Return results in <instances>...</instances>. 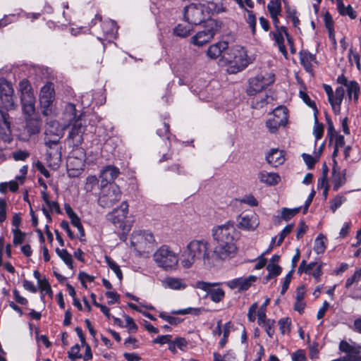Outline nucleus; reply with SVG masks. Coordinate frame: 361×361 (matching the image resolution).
Here are the masks:
<instances>
[{
  "label": "nucleus",
  "instance_id": "f257e3e1",
  "mask_svg": "<svg viewBox=\"0 0 361 361\" xmlns=\"http://www.w3.org/2000/svg\"><path fill=\"white\" fill-rule=\"evenodd\" d=\"M212 235L216 245L214 254L221 260H228L234 257L238 252L236 243L239 239V232L235 227L233 221L214 226L212 229Z\"/></svg>",
  "mask_w": 361,
  "mask_h": 361
},
{
  "label": "nucleus",
  "instance_id": "f03ea898",
  "mask_svg": "<svg viewBox=\"0 0 361 361\" xmlns=\"http://www.w3.org/2000/svg\"><path fill=\"white\" fill-rule=\"evenodd\" d=\"M210 243L204 239H193L186 245L181 255L180 264L185 269L191 268L196 262L209 263L211 259Z\"/></svg>",
  "mask_w": 361,
  "mask_h": 361
},
{
  "label": "nucleus",
  "instance_id": "7ed1b4c3",
  "mask_svg": "<svg viewBox=\"0 0 361 361\" xmlns=\"http://www.w3.org/2000/svg\"><path fill=\"white\" fill-rule=\"evenodd\" d=\"M156 264L165 271H174L179 262L178 255L166 245L159 247L153 255Z\"/></svg>",
  "mask_w": 361,
  "mask_h": 361
},
{
  "label": "nucleus",
  "instance_id": "20e7f679",
  "mask_svg": "<svg viewBox=\"0 0 361 361\" xmlns=\"http://www.w3.org/2000/svg\"><path fill=\"white\" fill-rule=\"evenodd\" d=\"M122 192L115 183L108 185H100L98 204L104 208H110L121 200Z\"/></svg>",
  "mask_w": 361,
  "mask_h": 361
},
{
  "label": "nucleus",
  "instance_id": "39448f33",
  "mask_svg": "<svg viewBox=\"0 0 361 361\" xmlns=\"http://www.w3.org/2000/svg\"><path fill=\"white\" fill-rule=\"evenodd\" d=\"M205 13H209L205 4L192 3L184 8V18L190 24L199 25L204 20Z\"/></svg>",
  "mask_w": 361,
  "mask_h": 361
},
{
  "label": "nucleus",
  "instance_id": "423d86ee",
  "mask_svg": "<svg viewBox=\"0 0 361 361\" xmlns=\"http://www.w3.org/2000/svg\"><path fill=\"white\" fill-rule=\"evenodd\" d=\"M128 214V204L127 202L123 201L118 207L114 209L111 212L108 213L106 218L109 221L118 226L123 233H127L130 231V226H126L124 224V220L127 217Z\"/></svg>",
  "mask_w": 361,
  "mask_h": 361
},
{
  "label": "nucleus",
  "instance_id": "0eeeda50",
  "mask_svg": "<svg viewBox=\"0 0 361 361\" xmlns=\"http://www.w3.org/2000/svg\"><path fill=\"white\" fill-rule=\"evenodd\" d=\"M155 239L152 233L145 231H137L132 233L130 238L131 246L140 254L145 252L154 244Z\"/></svg>",
  "mask_w": 361,
  "mask_h": 361
},
{
  "label": "nucleus",
  "instance_id": "6e6552de",
  "mask_svg": "<svg viewBox=\"0 0 361 361\" xmlns=\"http://www.w3.org/2000/svg\"><path fill=\"white\" fill-rule=\"evenodd\" d=\"M246 56V51L243 47L235 46L229 48L228 47L226 53H224V59L228 63H233L237 66L238 71H242L247 65Z\"/></svg>",
  "mask_w": 361,
  "mask_h": 361
},
{
  "label": "nucleus",
  "instance_id": "1a4fd4ad",
  "mask_svg": "<svg viewBox=\"0 0 361 361\" xmlns=\"http://www.w3.org/2000/svg\"><path fill=\"white\" fill-rule=\"evenodd\" d=\"M86 120L80 116L71 126V130L68 135V141L73 146H79L83 142V135L86 130Z\"/></svg>",
  "mask_w": 361,
  "mask_h": 361
},
{
  "label": "nucleus",
  "instance_id": "9d476101",
  "mask_svg": "<svg viewBox=\"0 0 361 361\" xmlns=\"http://www.w3.org/2000/svg\"><path fill=\"white\" fill-rule=\"evenodd\" d=\"M287 123V109L283 106H279L273 111L272 117L266 122V127L271 133H276L281 126H285Z\"/></svg>",
  "mask_w": 361,
  "mask_h": 361
},
{
  "label": "nucleus",
  "instance_id": "9b49d317",
  "mask_svg": "<svg viewBox=\"0 0 361 361\" xmlns=\"http://www.w3.org/2000/svg\"><path fill=\"white\" fill-rule=\"evenodd\" d=\"M54 97V87L52 82H47L41 88L39 103L43 115L48 116L51 113V105Z\"/></svg>",
  "mask_w": 361,
  "mask_h": 361
},
{
  "label": "nucleus",
  "instance_id": "f8f14e48",
  "mask_svg": "<svg viewBox=\"0 0 361 361\" xmlns=\"http://www.w3.org/2000/svg\"><path fill=\"white\" fill-rule=\"evenodd\" d=\"M217 283H212L203 281H198L196 282L195 287L201 289L207 293L210 299L214 302H219L221 301L224 296L225 292L222 288H212Z\"/></svg>",
  "mask_w": 361,
  "mask_h": 361
},
{
  "label": "nucleus",
  "instance_id": "ddd939ff",
  "mask_svg": "<svg viewBox=\"0 0 361 361\" xmlns=\"http://www.w3.org/2000/svg\"><path fill=\"white\" fill-rule=\"evenodd\" d=\"M119 174L120 170L116 166L111 165L106 166L100 172V185H108L110 183H114V181Z\"/></svg>",
  "mask_w": 361,
  "mask_h": 361
},
{
  "label": "nucleus",
  "instance_id": "4468645a",
  "mask_svg": "<svg viewBox=\"0 0 361 361\" xmlns=\"http://www.w3.org/2000/svg\"><path fill=\"white\" fill-rule=\"evenodd\" d=\"M47 149V161L51 167L56 168L61 161V147L60 145H45Z\"/></svg>",
  "mask_w": 361,
  "mask_h": 361
},
{
  "label": "nucleus",
  "instance_id": "2eb2a0df",
  "mask_svg": "<svg viewBox=\"0 0 361 361\" xmlns=\"http://www.w3.org/2000/svg\"><path fill=\"white\" fill-rule=\"evenodd\" d=\"M257 279V277L250 275L246 278H238L228 281L226 283V286L231 289L238 288V291L247 290Z\"/></svg>",
  "mask_w": 361,
  "mask_h": 361
},
{
  "label": "nucleus",
  "instance_id": "dca6fc26",
  "mask_svg": "<svg viewBox=\"0 0 361 361\" xmlns=\"http://www.w3.org/2000/svg\"><path fill=\"white\" fill-rule=\"evenodd\" d=\"M216 30L213 27L207 26L204 30L198 32L192 37V42L199 47L203 46L213 39Z\"/></svg>",
  "mask_w": 361,
  "mask_h": 361
},
{
  "label": "nucleus",
  "instance_id": "f3484780",
  "mask_svg": "<svg viewBox=\"0 0 361 361\" xmlns=\"http://www.w3.org/2000/svg\"><path fill=\"white\" fill-rule=\"evenodd\" d=\"M23 114L25 116H32L35 113V97L34 93L20 96Z\"/></svg>",
  "mask_w": 361,
  "mask_h": 361
},
{
  "label": "nucleus",
  "instance_id": "a211bd4d",
  "mask_svg": "<svg viewBox=\"0 0 361 361\" xmlns=\"http://www.w3.org/2000/svg\"><path fill=\"white\" fill-rule=\"evenodd\" d=\"M259 225V221L255 214L240 215L238 218V226L240 228L247 231H254Z\"/></svg>",
  "mask_w": 361,
  "mask_h": 361
},
{
  "label": "nucleus",
  "instance_id": "6ab92c4d",
  "mask_svg": "<svg viewBox=\"0 0 361 361\" xmlns=\"http://www.w3.org/2000/svg\"><path fill=\"white\" fill-rule=\"evenodd\" d=\"M228 49V43L226 42H219L209 47L207 51V55L211 59H216L219 56L224 59V53Z\"/></svg>",
  "mask_w": 361,
  "mask_h": 361
},
{
  "label": "nucleus",
  "instance_id": "aec40b11",
  "mask_svg": "<svg viewBox=\"0 0 361 361\" xmlns=\"http://www.w3.org/2000/svg\"><path fill=\"white\" fill-rule=\"evenodd\" d=\"M12 118L7 111L0 109V133L5 137H8L11 134Z\"/></svg>",
  "mask_w": 361,
  "mask_h": 361
},
{
  "label": "nucleus",
  "instance_id": "412c9836",
  "mask_svg": "<svg viewBox=\"0 0 361 361\" xmlns=\"http://www.w3.org/2000/svg\"><path fill=\"white\" fill-rule=\"evenodd\" d=\"M266 160L272 166L277 167L285 161L284 152L279 149H271L266 156Z\"/></svg>",
  "mask_w": 361,
  "mask_h": 361
},
{
  "label": "nucleus",
  "instance_id": "4be33fe9",
  "mask_svg": "<svg viewBox=\"0 0 361 361\" xmlns=\"http://www.w3.org/2000/svg\"><path fill=\"white\" fill-rule=\"evenodd\" d=\"M162 285L166 288L177 290H184L187 287V284L183 279L173 276L165 278L162 281Z\"/></svg>",
  "mask_w": 361,
  "mask_h": 361
},
{
  "label": "nucleus",
  "instance_id": "5701e85b",
  "mask_svg": "<svg viewBox=\"0 0 361 361\" xmlns=\"http://www.w3.org/2000/svg\"><path fill=\"white\" fill-rule=\"evenodd\" d=\"M345 95V90L343 87H338L329 102L334 112H338L341 109V104Z\"/></svg>",
  "mask_w": 361,
  "mask_h": 361
},
{
  "label": "nucleus",
  "instance_id": "b1692460",
  "mask_svg": "<svg viewBox=\"0 0 361 361\" xmlns=\"http://www.w3.org/2000/svg\"><path fill=\"white\" fill-rule=\"evenodd\" d=\"M258 178L261 183H265L268 185H275L281 180V178L279 174L272 172H267L266 171H260L258 173Z\"/></svg>",
  "mask_w": 361,
  "mask_h": 361
},
{
  "label": "nucleus",
  "instance_id": "393cba45",
  "mask_svg": "<svg viewBox=\"0 0 361 361\" xmlns=\"http://www.w3.org/2000/svg\"><path fill=\"white\" fill-rule=\"evenodd\" d=\"M300 60L301 64L303 66L305 69L310 72L312 71V63L316 62V56L314 54H311L307 50H302L300 52Z\"/></svg>",
  "mask_w": 361,
  "mask_h": 361
},
{
  "label": "nucleus",
  "instance_id": "a878e982",
  "mask_svg": "<svg viewBox=\"0 0 361 361\" xmlns=\"http://www.w3.org/2000/svg\"><path fill=\"white\" fill-rule=\"evenodd\" d=\"M263 82L261 81L259 78L257 76L250 80L249 87L247 90V93L249 95H255L257 92H261L264 89Z\"/></svg>",
  "mask_w": 361,
  "mask_h": 361
},
{
  "label": "nucleus",
  "instance_id": "bb28decb",
  "mask_svg": "<svg viewBox=\"0 0 361 361\" xmlns=\"http://www.w3.org/2000/svg\"><path fill=\"white\" fill-rule=\"evenodd\" d=\"M26 128L30 135L37 134L40 130L39 121L32 118V116H25Z\"/></svg>",
  "mask_w": 361,
  "mask_h": 361
},
{
  "label": "nucleus",
  "instance_id": "cd10ccee",
  "mask_svg": "<svg viewBox=\"0 0 361 361\" xmlns=\"http://www.w3.org/2000/svg\"><path fill=\"white\" fill-rule=\"evenodd\" d=\"M258 324L263 327L268 335L269 338H273L275 330H274V325H275V321L274 319L264 318L262 320L257 319Z\"/></svg>",
  "mask_w": 361,
  "mask_h": 361
},
{
  "label": "nucleus",
  "instance_id": "c85d7f7f",
  "mask_svg": "<svg viewBox=\"0 0 361 361\" xmlns=\"http://www.w3.org/2000/svg\"><path fill=\"white\" fill-rule=\"evenodd\" d=\"M61 129L59 123L56 121L47 123L45 129L44 137H50L54 135H61Z\"/></svg>",
  "mask_w": 361,
  "mask_h": 361
},
{
  "label": "nucleus",
  "instance_id": "c756f323",
  "mask_svg": "<svg viewBox=\"0 0 361 361\" xmlns=\"http://www.w3.org/2000/svg\"><path fill=\"white\" fill-rule=\"evenodd\" d=\"M348 96L349 99L353 97L354 101L356 102L359 98L360 94V86L356 81L351 80L347 86Z\"/></svg>",
  "mask_w": 361,
  "mask_h": 361
},
{
  "label": "nucleus",
  "instance_id": "7c9ffc66",
  "mask_svg": "<svg viewBox=\"0 0 361 361\" xmlns=\"http://www.w3.org/2000/svg\"><path fill=\"white\" fill-rule=\"evenodd\" d=\"M337 8L341 16H348L351 19H355L357 17L356 11L350 5L345 6L343 2H338Z\"/></svg>",
  "mask_w": 361,
  "mask_h": 361
},
{
  "label": "nucleus",
  "instance_id": "2f4dec72",
  "mask_svg": "<svg viewBox=\"0 0 361 361\" xmlns=\"http://www.w3.org/2000/svg\"><path fill=\"white\" fill-rule=\"evenodd\" d=\"M15 108L16 105L13 101V94L0 97V109L9 111L13 110Z\"/></svg>",
  "mask_w": 361,
  "mask_h": 361
},
{
  "label": "nucleus",
  "instance_id": "473e14b6",
  "mask_svg": "<svg viewBox=\"0 0 361 361\" xmlns=\"http://www.w3.org/2000/svg\"><path fill=\"white\" fill-rule=\"evenodd\" d=\"M13 94V89L11 84L4 78L0 79V97Z\"/></svg>",
  "mask_w": 361,
  "mask_h": 361
},
{
  "label": "nucleus",
  "instance_id": "72a5a7b5",
  "mask_svg": "<svg viewBox=\"0 0 361 361\" xmlns=\"http://www.w3.org/2000/svg\"><path fill=\"white\" fill-rule=\"evenodd\" d=\"M326 237L322 235L319 234L314 240V250L317 254H322L326 250Z\"/></svg>",
  "mask_w": 361,
  "mask_h": 361
},
{
  "label": "nucleus",
  "instance_id": "f704fd0d",
  "mask_svg": "<svg viewBox=\"0 0 361 361\" xmlns=\"http://www.w3.org/2000/svg\"><path fill=\"white\" fill-rule=\"evenodd\" d=\"M58 256L64 262V263L70 268L73 269V259L71 254L66 249H56Z\"/></svg>",
  "mask_w": 361,
  "mask_h": 361
},
{
  "label": "nucleus",
  "instance_id": "c9c22d12",
  "mask_svg": "<svg viewBox=\"0 0 361 361\" xmlns=\"http://www.w3.org/2000/svg\"><path fill=\"white\" fill-rule=\"evenodd\" d=\"M204 311L203 307H188L185 309H181L178 310H173L171 312L173 314H180V315H185V314H192V315H199Z\"/></svg>",
  "mask_w": 361,
  "mask_h": 361
},
{
  "label": "nucleus",
  "instance_id": "e433bc0d",
  "mask_svg": "<svg viewBox=\"0 0 361 361\" xmlns=\"http://www.w3.org/2000/svg\"><path fill=\"white\" fill-rule=\"evenodd\" d=\"M267 9L270 16L281 15V0H271L267 5Z\"/></svg>",
  "mask_w": 361,
  "mask_h": 361
},
{
  "label": "nucleus",
  "instance_id": "4c0bfd02",
  "mask_svg": "<svg viewBox=\"0 0 361 361\" xmlns=\"http://www.w3.org/2000/svg\"><path fill=\"white\" fill-rule=\"evenodd\" d=\"M19 91L20 92V96L28 95L34 93L30 82L26 79H24L19 82Z\"/></svg>",
  "mask_w": 361,
  "mask_h": 361
},
{
  "label": "nucleus",
  "instance_id": "58836bf2",
  "mask_svg": "<svg viewBox=\"0 0 361 361\" xmlns=\"http://www.w3.org/2000/svg\"><path fill=\"white\" fill-rule=\"evenodd\" d=\"M105 261L111 269L116 274L118 279L121 281L123 279V274L120 267L114 260H112L110 257L106 256Z\"/></svg>",
  "mask_w": 361,
  "mask_h": 361
},
{
  "label": "nucleus",
  "instance_id": "ea45409f",
  "mask_svg": "<svg viewBox=\"0 0 361 361\" xmlns=\"http://www.w3.org/2000/svg\"><path fill=\"white\" fill-rule=\"evenodd\" d=\"M267 269L269 272L267 276V279H270L273 277L279 276L281 273V267L277 264L269 263L267 266Z\"/></svg>",
  "mask_w": 361,
  "mask_h": 361
},
{
  "label": "nucleus",
  "instance_id": "a19ab883",
  "mask_svg": "<svg viewBox=\"0 0 361 361\" xmlns=\"http://www.w3.org/2000/svg\"><path fill=\"white\" fill-rule=\"evenodd\" d=\"M333 180L334 183V188L338 189L343 185L346 180L344 173L337 172L334 169L333 171Z\"/></svg>",
  "mask_w": 361,
  "mask_h": 361
},
{
  "label": "nucleus",
  "instance_id": "79ce46f5",
  "mask_svg": "<svg viewBox=\"0 0 361 361\" xmlns=\"http://www.w3.org/2000/svg\"><path fill=\"white\" fill-rule=\"evenodd\" d=\"M84 166V161L82 159H78L74 157H69L68 159V166H73V170H82Z\"/></svg>",
  "mask_w": 361,
  "mask_h": 361
},
{
  "label": "nucleus",
  "instance_id": "37998d69",
  "mask_svg": "<svg viewBox=\"0 0 361 361\" xmlns=\"http://www.w3.org/2000/svg\"><path fill=\"white\" fill-rule=\"evenodd\" d=\"M300 210V207L294 209L283 208L281 210V218L286 221L290 220L295 216Z\"/></svg>",
  "mask_w": 361,
  "mask_h": 361
},
{
  "label": "nucleus",
  "instance_id": "c03bdc74",
  "mask_svg": "<svg viewBox=\"0 0 361 361\" xmlns=\"http://www.w3.org/2000/svg\"><path fill=\"white\" fill-rule=\"evenodd\" d=\"M257 77L260 78L261 81L263 82L262 85L264 88L274 83L275 80V75L272 73H267L264 75H258Z\"/></svg>",
  "mask_w": 361,
  "mask_h": 361
},
{
  "label": "nucleus",
  "instance_id": "a18cd8bd",
  "mask_svg": "<svg viewBox=\"0 0 361 361\" xmlns=\"http://www.w3.org/2000/svg\"><path fill=\"white\" fill-rule=\"evenodd\" d=\"M313 134L315 136L316 140H320L324 134V125L322 123H319L316 116L314 118Z\"/></svg>",
  "mask_w": 361,
  "mask_h": 361
},
{
  "label": "nucleus",
  "instance_id": "49530a36",
  "mask_svg": "<svg viewBox=\"0 0 361 361\" xmlns=\"http://www.w3.org/2000/svg\"><path fill=\"white\" fill-rule=\"evenodd\" d=\"M348 58L351 66L355 63L358 69L360 68V55L358 53L355 51L353 49H350Z\"/></svg>",
  "mask_w": 361,
  "mask_h": 361
},
{
  "label": "nucleus",
  "instance_id": "de8ad7c7",
  "mask_svg": "<svg viewBox=\"0 0 361 361\" xmlns=\"http://www.w3.org/2000/svg\"><path fill=\"white\" fill-rule=\"evenodd\" d=\"M294 225L293 224L287 225L280 233L279 239L276 243V246H280L285 238L289 235L293 231Z\"/></svg>",
  "mask_w": 361,
  "mask_h": 361
},
{
  "label": "nucleus",
  "instance_id": "09e8293b",
  "mask_svg": "<svg viewBox=\"0 0 361 361\" xmlns=\"http://www.w3.org/2000/svg\"><path fill=\"white\" fill-rule=\"evenodd\" d=\"M12 232L13 233V244L18 245L23 243L25 240V233L22 232L19 228H13Z\"/></svg>",
  "mask_w": 361,
  "mask_h": 361
},
{
  "label": "nucleus",
  "instance_id": "8fccbe9b",
  "mask_svg": "<svg viewBox=\"0 0 361 361\" xmlns=\"http://www.w3.org/2000/svg\"><path fill=\"white\" fill-rule=\"evenodd\" d=\"M245 9L247 13V18L246 19V22L250 27L252 35H255L256 32V16L252 11H249L246 8Z\"/></svg>",
  "mask_w": 361,
  "mask_h": 361
},
{
  "label": "nucleus",
  "instance_id": "3c124183",
  "mask_svg": "<svg viewBox=\"0 0 361 361\" xmlns=\"http://www.w3.org/2000/svg\"><path fill=\"white\" fill-rule=\"evenodd\" d=\"M291 322L290 319L288 317L281 318L279 321V329L282 334H285L290 331V326Z\"/></svg>",
  "mask_w": 361,
  "mask_h": 361
},
{
  "label": "nucleus",
  "instance_id": "603ef678",
  "mask_svg": "<svg viewBox=\"0 0 361 361\" xmlns=\"http://www.w3.org/2000/svg\"><path fill=\"white\" fill-rule=\"evenodd\" d=\"M361 278V268L356 270L353 275L348 279H347L345 281V287L346 288H349L354 283H357Z\"/></svg>",
  "mask_w": 361,
  "mask_h": 361
},
{
  "label": "nucleus",
  "instance_id": "864d4df0",
  "mask_svg": "<svg viewBox=\"0 0 361 361\" xmlns=\"http://www.w3.org/2000/svg\"><path fill=\"white\" fill-rule=\"evenodd\" d=\"M300 97L302 99V101L314 110V114H316L318 111L316 106V104L314 101L311 100L308 94L303 91H300L299 92Z\"/></svg>",
  "mask_w": 361,
  "mask_h": 361
},
{
  "label": "nucleus",
  "instance_id": "5fc2aeb1",
  "mask_svg": "<svg viewBox=\"0 0 361 361\" xmlns=\"http://www.w3.org/2000/svg\"><path fill=\"white\" fill-rule=\"evenodd\" d=\"M302 157L304 161L305 162V164H307V166H308V168L312 169L314 165L315 164V163L317 161H318L319 155L312 157L310 154L303 153L302 154Z\"/></svg>",
  "mask_w": 361,
  "mask_h": 361
},
{
  "label": "nucleus",
  "instance_id": "6e6d98bb",
  "mask_svg": "<svg viewBox=\"0 0 361 361\" xmlns=\"http://www.w3.org/2000/svg\"><path fill=\"white\" fill-rule=\"evenodd\" d=\"M345 200V198L343 196H336L331 201L330 209L333 212H335V211L342 205Z\"/></svg>",
  "mask_w": 361,
  "mask_h": 361
},
{
  "label": "nucleus",
  "instance_id": "4d7b16f0",
  "mask_svg": "<svg viewBox=\"0 0 361 361\" xmlns=\"http://www.w3.org/2000/svg\"><path fill=\"white\" fill-rule=\"evenodd\" d=\"M68 354V357L73 360H75L82 357V355L80 354V346L78 344H75V345L72 346Z\"/></svg>",
  "mask_w": 361,
  "mask_h": 361
},
{
  "label": "nucleus",
  "instance_id": "13d9d810",
  "mask_svg": "<svg viewBox=\"0 0 361 361\" xmlns=\"http://www.w3.org/2000/svg\"><path fill=\"white\" fill-rule=\"evenodd\" d=\"M326 123H327V135L329 137L330 140H333L334 136L337 135V132L334 128V123L330 117H326Z\"/></svg>",
  "mask_w": 361,
  "mask_h": 361
},
{
  "label": "nucleus",
  "instance_id": "bf43d9fd",
  "mask_svg": "<svg viewBox=\"0 0 361 361\" xmlns=\"http://www.w3.org/2000/svg\"><path fill=\"white\" fill-rule=\"evenodd\" d=\"M126 321V327L130 332H136L137 330V326L134 322L133 319L128 315L124 317Z\"/></svg>",
  "mask_w": 361,
  "mask_h": 361
},
{
  "label": "nucleus",
  "instance_id": "052dcab7",
  "mask_svg": "<svg viewBox=\"0 0 361 361\" xmlns=\"http://www.w3.org/2000/svg\"><path fill=\"white\" fill-rule=\"evenodd\" d=\"M38 283L42 293H44L45 294L49 295L52 294L51 286L46 279H42V281Z\"/></svg>",
  "mask_w": 361,
  "mask_h": 361
},
{
  "label": "nucleus",
  "instance_id": "680f3d73",
  "mask_svg": "<svg viewBox=\"0 0 361 361\" xmlns=\"http://www.w3.org/2000/svg\"><path fill=\"white\" fill-rule=\"evenodd\" d=\"M174 32L176 35L185 37L190 35V29L189 27H187L186 26L178 25V26H176Z\"/></svg>",
  "mask_w": 361,
  "mask_h": 361
},
{
  "label": "nucleus",
  "instance_id": "e2e57ef3",
  "mask_svg": "<svg viewBox=\"0 0 361 361\" xmlns=\"http://www.w3.org/2000/svg\"><path fill=\"white\" fill-rule=\"evenodd\" d=\"M159 317L164 320L168 322L171 325H176L180 322V319L178 317H171L167 315L165 312H162L159 314Z\"/></svg>",
  "mask_w": 361,
  "mask_h": 361
},
{
  "label": "nucleus",
  "instance_id": "0e129e2a",
  "mask_svg": "<svg viewBox=\"0 0 361 361\" xmlns=\"http://www.w3.org/2000/svg\"><path fill=\"white\" fill-rule=\"evenodd\" d=\"M78 278L81 281V283L84 288H87L86 282H93L94 280V276L90 275L85 272H80L78 275Z\"/></svg>",
  "mask_w": 361,
  "mask_h": 361
},
{
  "label": "nucleus",
  "instance_id": "69168bd1",
  "mask_svg": "<svg viewBox=\"0 0 361 361\" xmlns=\"http://www.w3.org/2000/svg\"><path fill=\"white\" fill-rule=\"evenodd\" d=\"M61 135H54L50 137H44V144L50 145H60L59 140Z\"/></svg>",
  "mask_w": 361,
  "mask_h": 361
},
{
  "label": "nucleus",
  "instance_id": "338daca9",
  "mask_svg": "<svg viewBox=\"0 0 361 361\" xmlns=\"http://www.w3.org/2000/svg\"><path fill=\"white\" fill-rule=\"evenodd\" d=\"M257 309H258L257 302H254L250 307L248 313H247V319H248L249 322H252L256 319V312H257Z\"/></svg>",
  "mask_w": 361,
  "mask_h": 361
},
{
  "label": "nucleus",
  "instance_id": "774afa93",
  "mask_svg": "<svg viewBox=\"0 0 361 361\" xmlns=\"http://www.w3.org/2000/svg\"><path fill=\"white\" fill-rule=\"evenodd\" d=\"M29 156L30 153L25 150H18L13 153V157L16 161H24Z\"/></svg>",
  "mask_w": 361,
  "mask_h": 361
}]
</instances>
